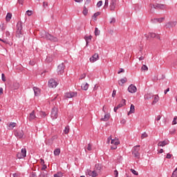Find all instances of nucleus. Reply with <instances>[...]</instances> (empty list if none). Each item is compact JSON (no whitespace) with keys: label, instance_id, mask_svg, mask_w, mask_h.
Returning <instances> with one entry per match:
<instances>
[{"label":"nucleus","instance_id":"f257e3e1","mask_svg":"<svg viewBox=\"0 0 177 177\" xmlns=\"http://www.w3.org/2000/svg\"><path fill=\"white\" fill-rule=\"evenodd\" d=\"M16 37L24 39V31L23 30V23L21 21L17 24Z\"/></svg>","mask_w":177,"mask_h":177},{"label":"nucleus","instance_id":"f03ea898","mask_svg":"<svg viewBox=\"0 0 177 177\" xmlns=\"http://www.w3.org/2000/svg\"><path fill=\"white\" fill-rule=\"evenodd\" d=\"M140 145H136L133 147V151H132V154L136 158H140V153L139 151H140Z\"/></svg>","mask_w":177,"mask_h":177},{"label":"nucleus","instance_id":"7ed1b4c3","mask_svg":"<svg viewBox=\"0 0 177 177\" xmlns=\"http://www.w3.org/2000/svg\"><path fill=\"white\" fill-rule=\"evenodd\" d=\"M45 38L48 41H51V42H57V41H59L57 37L49 34L48 32L45 33Z\"/></svg>","mask_w":177,"mask_h":177},{"label":"nucleus","instance_id":"20e7f679","mask_svg":"<svg viewBox=\"0 0 177 177\" xmlns=\"http://www.w3.org/2000/svg\"><path fill=\"white\" fill-rule=\"evenodd\" d=\"M26 156H27V149H26V148H22L21 150V152H19L17 154V157L19 160L21 159V158H26Z\"/></svg>","mask_w":177,"mask_h":177},{"label":"nucleus","instance_id":"39448f33","mask_svg":"<svg viewBox=\"0 0 177 177\" xmlns=\"http://www.w3.org/2000/svg\"><path fill=\"white\" fill-rule=\"evenodd\" d=\"M64 68H66V66L64 63H62L61 64L58 65L57 69L58 75H62V74L64 73Z\"/></svg>","mask_w":177,"mask_h":177},{"label":"nucleus","instance_id":"423d86ee","mask_svg":"<svg viewBox=\"0 0 177 177\" xmlns=\"http://www.w3.org/2000/svg\"><path fill=\"white\" fill-rule=\"evenodd\" d=\"M58 109L57 107H53L51 111V118L53 120H56L59 115L57 114Z\"/></svg>","mask_w":177,"mask_h":177},{"label":"nucleus","instance_id":"0eeeda50","mask_svg":"<svg viewBox=\"0 0 177 177\" xmlns=\"http://www.w3.org/2000/svg\"><path fill=\"white\" fill-rule=\"evenodd\" d=\"M15 136L18 139H21L24 136V131L23 130H16L14 132Z\"/></svg>","mask_w":177,"mask_h":177},{"label":"nucleus","instance_id":"6e6552de","mask_svg":"<svg viewBox=\"0 0 177 177\" xmlns=\"http://www.w3.org/2000/svg\"><path fill=\"white\" fill-rule=\"evenodd\" d=\"M77 97V92H68L65 93L64 97L66 99H71V97Z\"/></svg>","mask_w":177,"mask_h":177},{"label":"nucleus","instance_id":"1a4fd4ad","mask_svg":"<svg viewBox=\"0 0 177 177\" xmlns=\"http://www.w3.org/2000/svg\"><path fill=\"white\" fill-rule=\"evenodd\" d=\"M48 86L49 88H56V86H57V82L54 79H50L48 81Z\"/></svg>","mask_w":177,"mask_h":177},{"label":"nucleus","instance_id":"9d476101","mask_svg":"<svg viewBox=\"0 0 177 177\" xmlns=\"http://www.w3.org/2000/svg\"><path fill=\"white\" fill-rule=\"evenodd\" d=\"M115 6H117V0H111L110 3V10H115Z\"/></svg>","mask_w":177,"mask_h":177},{"label":"nucleus","instance_id":"9b49d317","mask_svg":"<svg viewBox=\"0 0 177 177\" xmlns=\"http://www.w3.org/2000/svg\"><path fill=\"white\" fill-rule=\"evenodd\" d=\"M136 91H138V88H136V86L133 84H131L128 88V91L130 93H135Z\"/></svg>","mask_w":177,"mask_h":177},{"label":"nucleus","instance_id":"f8f14e48","mask_svg":"<svg viewBox=\"0 0 177 177\" xmlns=\"http://www.w3.org/2000/svg\"><path fill=\"white\" fill-rule=\"evenodd\" d=\"M150 8H151V10L152 9H162V8H164V5L162 4H150Z\"/></svg>","mask_w":177,"mask_h":177},{"label":"nucleus","instance_id":"ddd939ff","mask_svg":"<svg viewBox=\"0 0 177 177\" xmlns=\"http://www.w3.org/2000/svg\"><path fill=\"white\" fill-rule=\"evenodd\" d=\"M167 145H169V140H165L163 141H160L158 142V146L160 147H164V146H167Z\"/></svg>","mask_w":177,"mask_h":177},{"label":"nucleus","instance_id":"4468645a","mask_svg":"<svg viewBox=\"0 0 177 177\" xmlns=\"http://www.w3.org/2000/svg\"><path fill=\"white\" fill-rule=\"evenodd\" d=\"M176 26V21H169L166 24L165 27L166 28H172V27H175Z\"/></svg>","mask_w":177,"mask_h":177},{"label":"nucleus","instance_id":"2eb2a0df","mask_svg":"<svg viewBox=\"0 0 177 177\" xmlns=\"http://www.w3.org/2000/svg\"><path fill=\"white\" fill-rule=\"evenodd\" d=\"M99 59V55L97 53L94 54L91 57H90V62L91 63H95Z\"/></svg>","mask_w":177,"mask_h":177},{"label":"nucleus","instance_id":"dca6fc26","mask_svg":"<svg viewBox=\"0 0 177 177\" xmlns=\"http://www.w3.org/2000/svg\"><path fill=\"white\" fill-rule=\"evenodd\" d=\"M36 118H37V116L35 115V111H32L29 114L28 120H29V121H32V120H35Z\"/></svg>","mask_w":177,"mask_h":177},{"label":"nucleus","instance_id":"f3484780","mask_svg":"<svg viewBox=\"0 0 177 177\" xmlns=\"http://www.w3.org/2000/svg\"><path fill=\"white\" fill-rule=\"evenodd\" d=\"M84 39L86 41V46H88V45H89V42L92 41V36H85Z\"/></svg>","mask_w":177,"mask_h":177},{"label":"nucleus","instance_id":"a211bd4d","mask_svg":"<svg viewBox=\"0 0 177 177\" xmlns=\"http://www.w3.org/2000/svg\"><path fill=\"white\" fill-rule=\"evenodd\" d=\"M165 19V18H164V17L155 18V19H152L151 21H153V23H162V21H164Z\"/></svg>","mask_w":177,"mask_h":177},{"label":"nucleus","instance_id":"6ab92c4d","mask_svg":"<svg viewBox=\"0 0 177 177\" xmlns=\"http://www.w3.org/2000/svg\"><path fill=\"white\" fill-rule=\"evenodd\" d=\"M144 97L145 100H150V99L153 98V93H147Z\"/></svg>","mask_w":177,"mask_h":177},{"label":"nucleus","instance_id":"aec40b11","mask_svg":"<svg viewBox=\"0 0 177 177\" xmlns=\"http://www.w3.org/2000/svg\"><path fill=\"white\" fill-rule=\"evenodd\" d=\"M81 88L83 91H88V88H89V84L88 83L82 84Z\"/></svg>","mask_w":177,"mask_h":177},{"label":"nucleus","instance_id":"412c9836","mask_svg":"<svg viewBox=\"0 0 177 177\" xmlns=\"http://www.w3.org/2000/svg\"><path fill=\"white\" fill-rule=\"evenodd\" d=\"M110 120V114L106 113L104 115V118H101V121H109Z\"/></svg>","mask_w":177,"mask_h":177},{"label":"nucleus","instance_id":"4be33fe9","mask_svg":"<svg viewBox=\"0 0 177 177\" xmlns=\"http://www.w3.org/2000/svg\"><path fill=\"white\" fill-rule=\"evenodd\" d=\"M127 77H124L123 79H121L119 82L118 84L119 85H120L121 86H122V85H124L125 84V82H127Z\"/></svg>","mask_w":177,"mask_h":177},{"label":"nucleus","instance_id":"5701e85b","mask_svg":"<svg viewBox=\"0 0 177 177\" xmlns=\"http://www.w3.org/2000/svg\"><path fill=\"white\" fill-rule=\"evenodd\" d=\"M133 113H135V105L131 104V106H130V111L128 113V115H129V114H132Z\"/></svg>","mask_w":177,"mask_h":177},{"label":"nucleus","instance_id":"b1692460","mask_svg":"<svg viewBox=\"0 0 177 177\" xmlns=\"http://www.w3.org/2000/svg\"><path fill=\"white\" fill-rule=\"evenodd\" d=\"M33 91L35 92V95L39 96V93H41L39 91V88L37 87H33Z\"/></svg>","mask_w":177,"mask_h":177},{"label":"nucleus","instance_id":"393cba45","mask_svg":"<svg viewBox=\"0 0 177 177\" xmlns=\"http://www.w3.org/2000/svg\"><path fill=\"white\" fill-rule=\"evenodd\" d=\"M160 100V97L158 95H154L153 101L152 102V104H156Z\"/></svg>","mask_w":177,"mask_h":177},{"label":"nucleus","instance_id":"a878e982","mask_svg":"<svg viewBox=\"0 0 177 177\" xmlns=\"http://www.w3.org/2000/svg\"><path fill=\"white\" fill-rule=\"evenodd\" d=\"M146 38L149 39V37H150V38H156V33L153 32H149V36H147V35H145Z\"/></svg>","mask_w":177,"mask_h":177},{"label":"nucleus","instance_id":"bb28decb","mask_svg":"<svg viewBox=\"0 0 177 177\" xmlns=\"http://www.w3.org/2000/svg\"><path fill=\"white\" fill-rule=\"evenodd\" d=\"M11 19H12V13L10 12L7 13L6 17V21H9Z\"/></svg>","mask_w":177,"mask_h":177},{"label":"nucleus","instance_id":"cd10ccee","mask_svg":"<svg viewBox=\"0 0 177 177\" xmlns=\"http://www.w3.org/2000/svg\"><path fill=\"white\" fill-rule=\"evenodd\" d=\"M95 167L96 171H98L99 172L102 171V165H100V164H95Z\"/></svg>","mask_w":177,"mask_h":177},{"label":"nucleus","instance_id":"c85d7f7f","mask_svg":"<svg viewBox=\"0 0 177 177\" xmlns=\"http://www.w3.org/2000/svg\"><path fill=\"white\" fill-rule=\"evenodd\" d=\"M118 145H120V142H115V145L111 147V150H115L117 149V146H118Z\"/></svg>","mask_w":177,"mask_h":177},{"label":"nucleus","instance_id":"c756f323","mask_svg":"<svg viewBox=\"0 0 177 177\" xmlns=\"http://www.w3.org/2000/svg\"><path fill=\"white\" fill-rule=\"evenodd\" d=\"M1 42H3L6 45H10V41L8 39H1Z\"/></svg>","mask_w":177,"mask_h":177},{"label":"nucleus","instance_id":"7c9ffc66","mask_svg":"<svg viewBox=\"0 0 177 177\" xmlns=\"http://www.w3.org/2000/svg\"><path fill=\"white\" fill-rule=\"evenodd\" d=\"M54 177H63V173L62 171H58L57 174H54Z\"/></svg>","mask_w":177,"mask_h":177},{"label":"nucleus","instance_id":"2f4dec72","mask_svg":"<svg viewBox=\"0 0 177 177\" xmlns=\"http://www.w3.org/2000/svg\"><path fill=\"white\" fill-rule=\"evenodd\" d=\"M60 155V149H56L54 151V156H59Z\"/></svg>","mask_w":177,"mask_h":177},{"label":"nucleus","instance_id":"473e14b6","mask_svg":"<svg viewBox=\"0 0 177 177\" xmlns=\"http://www.w3.org/2000/svg\"><path fill=\"white\" fill-rule=\"evenodd\" d=\"M100 12H95L93 16H92V19H94V20H96V18L97 17V16H100Z\"/></svg>","mask_w":177,"mask_h":177},{"label":"nucleus","instance_id":"72a5a7b5","mask_svg":"<svg viewBox=\"0 0 177 177\" xmlns=\"http://www.w3.org/2000/svg\"><path fill=\"white\" fill-rule=\"evenodd\" d=\"M83 15L84 16H86V15H88V8H86V6H84V9H83Z\"/></svg>","mask_w":177,"mask_h":177},{"label":"nucleus","instance_id":"f704fd0d","mask_svg":"<svg viewBox=\"0 0 177 177\" xmlns=\"http://www.w3.org/2000/svg\"><path fill=\"white\" fill-rule=\"evenodd\" d=\"M69 132H70V127H66L64 130V133H65V135H67V133H68Z\"/></svg>","mask_w":177,"mask_h":177},{"label":"nucleus","instance_id":"c9c22d12","mask_svg":"<svg viewBox=\"0 0 177 177\" xmlns=\"http://www.w3.org/2000/svg\"><path fill=\"white\" fill-rule=\"evenodd\" d=\"M41 177H46L48 176V171L45 170L44 171L41 172Z\"/></svg>","mask_w":177,"mask_h":177},{"label":"nucleus","instance_id":"e433bc0d","mask_svg":"<svg viewBox=\"0 0 177 177\" xmlns=\"http://www.w3.org/2000/svg\"><path fill=\"white\" fill-rule=\"evenodd\" d=\"M94 32H95V35L96 36L100 35V30H99L97 28H95Z\"/></svg>","mask_w":177,"mask_h":177},{"label":"nucleus","instance_id":"4c0bfd02","mask_svg":"<svg viewBox=\"0 0 177 177\" xmlns=\"http://www.w3.org/2000/svg\"><path fill=\"white\" fill-rule=\"evenodd\" d=\"M130 171H131V172H132V174H133V175H136V176L139 175V173H138V171H136L135 169H131Z\"/></svg>","mask_w":177,"mask_h":177},{"label":"nucleus","instance_id":"58836bf2","mask_svg":"<svg viewBox=\"0 0 177 177\" xmlns=\"http://www.w3.org/2000/svg\"><path fill=\"white\" fill-rule=\"evenodd\" d=\"M107 8H109V0H105L104 9H107Z\"/></svg>","mask_w":177,"mask_h":177},{"label":"nucleus","instance_id":"ea45409f","mask_svg":"<svg viewBox=\"0 0 177 177\" xmlns=\"http://www.w3.org/2000/svg\"><path fill=\"white\" fill-rule=\"evenodd\" d=\"M171 177H177V167L176 169L173 171V174Z\"/></svg>","mask_w":177,"mask_h":177},{"label":"nucleus","instance_id":"a19ab883","mask_svg":"<svg viewBox=\"0 0 177 177\" xmlns=\"http://www.w3.org/2000/svg\"><path fill=\"white\" fill-rule=\"evenodd\" d=\"M0 30H1V31H5V30H6V27H5V25L3 24L0 25Z\"/></svg>","mask_w":177,"mask_h":177},{"label":"nucleus","instance_id":"79ce46f5","mask_svg":"<svg viewBox=\"0 0 177 177\" xmlns=\"http://www.w3.org/2000/svg\"><path fill=\"white\" fill-rule=\"evenodd\" d=\"M141 69L143 70L144 71H147V70H149V68L146 65H142Z\"/></svg>","mask_w":177,"mask_h":177},{"label":"nucleus","instance_id":"37998d69","mask_svg":"<svg viewBox=\"0 0 177 177\" xmlns=\"http://www.w3.org/2000/svg\"><path fill=\"white\" fill-rule=\"evenodd\" d=\"M147 136H149V135H147V133L145 132L141 135V139H145V138H147Z\"/></svg>","mask_w":177,"mask_h":177},{"label":"nucleus","instance_id":"c03bdc74","mask_svg":"<svg viewBox=\"0 0 177 177\" xmlns=\"http://www.w3.org/2000/svg\"><path fill=\"white\" fill-rule=\"evenodd\" d=\"M102 5H103V1H98L97 3V8H100V6H102Z\"/></svg>","mask_w":177,"mask_h":177},{"label":"nucleus","instance_id":"a18cd8bd","mask_svg":"<svg viewBox=\"0 0 177 177\" xmlns=\"http://www.w3.org/2000/svg\"><path fill=\"white\" fill-rule=\"evenodd\" d=\"M39 114H40L41 117H44V118L46 117V113H45L44 111H40Z\"/></svg>","mask_w":177,"mask_h":177},{"label":"nucleus","instance_id":"49530a36","mask_svg":"<svg viewBox=\"0 0 177 177\" xmlns=\"http://www.w3.org/2000/svg\"><path fill=\"white\" fill-rule=\"evenodd\" d=\"M1 80L3 82L6 81V77H5V74L3 73L1 74Z\"/></svg>","mask_w":177,"mask_h":177},{"label":"nucleus","instance_id":"de8ad7c7","mask_svg":"<svg viewBox=\"0 0 177 177\" xmlns=\"http://www.w3.org/2000/svg\"><path fill=\"white\" fill-rule=\"evenodd\" d=\"M15 127H16V123H15V122H11V123L9 124V127H10V128H15Z\"/></svg>","mask_w":177,"mask_h":177},{"label":"nucleus","instance_id":"09e8293b","mask_svg":"<svg viewBox=\"0 0 177 177\" xmlns=\"http://www.w3.org/2000/svg\"><path fill=\"white\" fill-rule=\"evenodd\" d=\"M120 104H122V106H125V104H127V100L125 99H122Z\"/></svg>","mask_w":177,"mask_h":177},{"label":"nucleus","instance_id":"8fccbe9b","mask_svg":"<svg viewBox=\"0 0 177 177\" xmlns=\"http://www.w3.org/2000/svg\"><path fill=\"white\" fill-rule=\"evenodd\" d=\"M97 176V173L96 172V171H92V177H96Z\"/></svg>","mask_w":177,"mask_h":177},{"label":"nucleus","instance_id":"3c124183","mask_svg":"<svg viewBox=\"0 0 177 177\" xmlns=\"http://www.w3.org/2000/svg\"><path fill=\"white\" fill-rule=\"evenodd\" d=\"M87 150H88V151H92V145H91V144H88V145Z\"/></svg>","mask_w":177,"mask_h":177},{"label":"nucleus","instance_id":"603ef678","mask_svg":"<svg viewBox=\"0 0 177 177\" xmlns=\"http://www.w3.org/2000/svg\"><path fill=\"white\" fill-rule=\"evenodd\" d=\"M115 23V18H111L110 24H114Z\"/></svg>","mask_w":177,"mask_h":177},{"label":"nucleus","instance_id":"864d4df0","mask_svg":"<svg viewBox=\"0 0 177 177\" xmlns=\"http://www.w3.org/2000/svg\"><path fill=\"white\" fill-rule=\"evenodd\" d=\"M46 168H48L46 165H42L41 171H46Z\"/></svg>","mask_w":177,"mask_h":177},{"label":"nucleus","instance_id":"5fc2aeb1","mask_svg":"<svg viewBox=\"0 0 177 177\" xmlns=\"http://www.w3.org/2000/svg\"><path fill=\"white\" fill-rule=\"evenodd\" d=\"M30 177H37V173L32 172L30 175Z\"/></svg>","mask_w":177,"mask_h":177},{"label":"nucleus","instance_id":"6e6d98bb","mask_svg":"<svg viewBox=\"0 0 177 177\" xmlns=\"http://www.w3.org/2000/svg\"><path fill=\"white\" fill-rule=\"evenodd\" d=\"M26 13L28 16H31L32 15V11L28 10V11H26Z\"/></svg>","mask_w":177,"mask_h":177},{"label":"nucleus","instance_id":"4d7b16f0","mask_svg":"<svg viewBox=\"0 0 177 177\" xmlns=\"http://www.w3.org/2000/svg\"><path fill=\"white\" fill-rule=\"evenodd\" d=\"M85 77H86V75L85 73L81 75L80 80H84V78H85Z\"/></svg>","mask_w":177,"mask_h":177},{"label":"nucleus","instance_id":"13d9d810","mask_svg":"<svg viewBox=\"0 0 177 177\" xmlns=\"http://www.w3.org/2000/svg\"><path fill=\"white\" fill-rule=\"evenodd\" d=\"M172 158V155H171V154H170V153H167V154L166 158L170 159V158Z\"/></svg>","mask_w":177,"mask_h":177},{"label":"nucleus","instance_id":"bf43d9fd","mask_svg":"<svg viewBox=\"0 0 177 177\" xmlns=\"http://www.w3.org/2000/svg\"><path fill=\"white\" fill-rule=\"evenodd\" d=\"M29 64H30V66H35V62H34V61H30V62H29Z\"/></svg>","mask_w":177,"mask_h":177},{"label":"nucleus","instance_id":"052dcab7","mask_svg":"<svg viewBox=\"0 0 177 177\" xmlns=\"http://www.w3.org/2000/svg\"><path fill=\"white\" fill-rule=\"evenodd\" d=\"M114 175H115V177H118V171L115 170L114 171Z\"/></svg>","mask_w":177,"mask_h":177},{"label":"nucleus","instance_id":"680f3d73","mask_svg":"<svg viewBox=\"0 0 177 177\" xmlns=\"http://www.w3.org/2000/svg\"><path fill=\"white\" fill-rule=\"evenodd\" d=\"M110 140H113L112 138H111V136H110L108 138L106 142H107L108 144L110 143Z\"/></svg>","mask_w":177,"mask_h":177},{"label":"nucleus","instance_id":"e2e57ef3","mask_svg":"<svg viewBox=\"0 0 177 177\" xmlns=\"http://www.w3.org/2000/svg\"><path fill=\"white\" fill-rule=\"evenodd\" d=\"M115 93H117V91L115 90H113L112 93V97H114L115 96Z\"/></svg>","mask_w":177,"mask_h":177},{"label":"nucleus","instance_id":"0e129e2a","mask_svg":"<svg viewBox=\"0 0 177 177\" xmlns=\"http://www.w3.org/2000/svg\"><path fill=\"white\" fill-rule=\"evenodd\" d=\"M115 142H118V141H115V140L113 139V140H111V145H115Z\"/></svg>","mask_w":177,"mask_h":177},{"label":"nucleus","instance_id":"69168bd1","mask_svg":"<svg viewBox=\"0 0 177 177\" xmlns=\"http://www.w3.org/2000/svg\"><path fill=\"white\" fill-rule=\"evenodd\" d=\"M6 37H10V32L9 31L6 32Z\"/></svg>","mask_w":177,"mask_h":177},{"label":"nucleus","instance_id":"338daca9","mask_svg":"<svg viewBox=\"0 0 177 177\" xmlns=\"http://www.w3.org/2000/svg\"><path fill=\"white\" fill-rule=\"evenodd\" d=\"M124 106L122 105V104H119L116 107L118 109H121V107H123Z\"/></svg>","mask_w":177,"mask_h":177},{"label":"nucleus","instance_id":"774afa93","mask_svg":"<svg viewBox=\"0 0 177 177\" xmlns=\"http://www.w3.org/2000/svg\"><path fill=\"white\" fill-rule=\"evenodd\" d=\"M161 120V115H158L156 118V121H160Z\"/></svg>","mask_w":177,"mask_h":177}]
</instances>
